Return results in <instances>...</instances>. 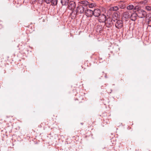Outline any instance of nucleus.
Returning a JSON list of instances; mask_svg holds the SVG:
<instances>
[{"instance_id": "412c9836", "label": "nucleus", "mask_w": 151, "mask_h": 151, "mask_svg": "<svg viewBox=\"0 0 151 151\" xmlns=\"http://www.w3.org/2000/svg\"><path fill=\"white\" fill-rule=\"evenodd\" d=\"M125 7L126 6L125 5H122L120 6V8L121 9H124V8H125Z\"/></svg>"}, {"instance_id": "f03ea898", "label": "nucleus", "mask_w": 151, "mask_h": 151, "mask_svg": "<svg viewBox=\"0 0 151 151\" xmlns=\"http://www.w3.org/2000/svg\"><path fill=\"white\" fill-rule=\"evenodd\" d=\"M137 14L138 17L140 18L145 17L147 15L146 12L143 9L138 10L137 12Z\"/></svg>"}, {"instance_id": "7ed1b4c3", "label": "nucleus", "mask_w": 151, "mask_h": 151, "mask_svg": "<svg viewBox=\"0 0 151 151\" xmlns=\"http://www.w3.org/2000/svg\"><path fill=\"white\" fill-rule=\"evenodd\" d=\"M68 8L72 11V12H73V10H74L75 8L76 4L75 2L73 1H70L68 3Z\"/></svg>"}, {"instance_id": "6e6552de", "label": "nucleus", "mask_w": 151, "mask_h": 151, "mask_svg": "<svg viewBox=\"0 0 151 151\" xmlns=\"http://www.w3.org/2000/svg\"><path fill=\"white\" fill-rule=\"evenodd\" d=\"M101 10L98 9H96L93 11V15L96 17H98L101 14Z\"/></svg>"}, {"instance_id": "ddd939ff", "label": "nucleus", "mask_w": 151, "mask_h": 151, "mask_svg": "<svg viewBox=\"0 0 151 151\" xmlns=\"http://www.w3.org/2000/svg\"><path fill=\"white\" fill-rule=\"evenodd\" d=\"M51 2L52 5L55 6L57 4L58 0H52Z\"/></svg>"}, {"instance_id": "9d476101", "label": "nucleus", "mask_w": 151, "mask_h": 151, "mask_svg": "<svg viewBox=\"0 0 151 151\" xmlns=\"http://www.w3.org/2000/svg\"><path fill=\"white\" fill-rule=\"evenodd\" d=\"M130 12H129L128 11L126 12H124L123 15V17L126 19H129L130 17Z\"/></svg>"}, {"instance_id": "423d86ee", "label": "nucleus", "mask_w": 151, "mask_h": 151, "mask_svg": "<svg viewBox=\"0 0 151 151\" xmlns=\"http://www.w3.org/2000/svg\"><path fill=\"white\" fill-rule=\"evenodd\" d=\"M116 21L115 24L116 27L119 29L121 28L123 26L122 21L121 20H116Z\"/></svg>"}, {"instance_id": "4be33fe9", "label": "nucleus", "mask_w": 151, "mask_h": 151, "mask_svg": "<svg viewBox=\"0 0 151 151\" xmlns=\"http://www.w3.org/2000/svg\"><path fill=\"white\" fill-rule=\"evenodd\" d=\"M105 78H107V77H106V75H105Z\"/></svg>"}, {"instance_id": "20e7f679", "label": "nucleus", "mask_w": 151, "mask_h": 151, "mask_svg": "<svg viewBox=\"0 0 151 151\" xmlns=\"http://www.w3.org/2000/svg\"><path fill=\"white\" fill-rule=\"evenodd\" d=\"M86 9V7H84L83 6L80 5L77 7L76 9V12H80L81 13H82L85 12V11Z\"/></svg>"}, {"instance_id": "a211bd4d", "label": "nucleus", "mask_w": 151, "mask_h": 151, "mask_svg": "<svg viewBox=\"0 0 151 151\" xmlns=\"http://www.w3.org/2000/svg\"><path fill=\"white\" fill-rule=\"evenodd\" d=\"M119 9V8L117 6H114L113 7V10L114 11H117Z\"/></svg>"}, {"instance_id": "f3484780", "label": "nucleus", "mask_w": 151, "mask_h": 151, "mask_svg": "<svg viewBox=\"0 0 151 151\" xmlns=\"http://www.w3.org/2000/svg\"><path fill=\"white\" fill-rule=\"evenodd\" d=\"M148 26L151 27V17H150L148 22Z\"/></svg>"}, {"instance_id": "2eb2a0df", "label": "nucleus", "mask_w": 151, "mask_h": 151, "mask_svg": "<svg viewBox=\"0 0 151 151\" xmlns=\"http://www.w3.org/2000/svg\"><path fill=\"white\" fill-rule=\"evenodd\" d=\"M96 5V4L95 3L90 4V3H89V5H88V6L90 8H93V7H95Z\"/></svg>"}, {"instance_id": "f8f14e48", "label": "nucleus", "mask_w": 151, "mask_h": 151, "mask_svg": "<svg viewBox=\"0 0 151 151\" xmlns=\"http://www.w3.org/2000/svg\"><path fill=\"white\" fill-rule=\"evenodd\" d=\"M71 1L70 0H61V3L63 5H66Z\"/></svg>"}, {"instance_id": "6ab92c4d", "label": "nucleus", "mask_w": 151, "mask_h": 151, "mask_svg": "<svg viewBox=\"0 0 151 151\" xmlns=\"http://www.w3.org/2000/svg\"><path fill=\"white\" fill-rule=\"evenodd\" d=\"M52 0H45V1L47 4H50Z\"/></svg>"}, {"instance_id": "f257e3e1", "label": "nucleus", "mask_w": 151, "mask_h": 151, "mask_svg": "<svg viewBox=\"0 0 151 151\" xmlns=\"http://www.w3.org/2000/svg\"><path fill=\"white\" fill-rule=\"evenodd\" d=\"M116 21L113 19L109 17L106 19V21H105V24L106 26L108 27H110L114 24Z\"/></svg>"}, {"instance_id": "1a4fd4ad", "label": "nucleus", "mask_w": 151, "mask_h": 151, "mask_svg": "<svg viewBox=\"0 0 151 151\" xmlns=\"http://www.w3.org/2000/svg\"><path fill=\"white\" fill-rule=\"evenodd\" d=\"M137 16L138 15L137 13H133L131 15L130 18L131 20L135 21L136 19Z\"/></svg>"}, {"instance_id": "9b49d317", "label": "nucleus", "mask_w": 151, "mask_h": 151, "mask_svg": "<svg viewBox=\"0 0 151 151\" xmlns=\"http://www.w3.org/2000/svg\"><path fill=\"white\" fill-rule=\"evenodd\" d=\"M89 3L86 1H83L80 2V3L82 5L81 6L86 8H88L87 6L89 5Z\"/></svg>"}, {"instance_id": "aec40b11", "label": "nucleus", "mask_w": 151, "mask_h": 151, "mask_svg": "<svg viewBox=\"0 0 151 151\" xmlns=\"http://www.w3.org/2000/svg\"><path fill=\"white\" fill-rule=\"evenodd\" d=\"M148 2V0H145L144 1H142V4H145L147 3Z\"/></svg>"}, {"instance_id": "4468645a", "label": "nucleus", "mask_w": 151, "mask_h": 151, "mask_svg": "<svg viewBox=\"0 0 151 151\" xmlns=\"http://www.w3.org/2000/svg\"><path fill=\"white\" fill-rule=\"evenodd\" d=\"M134 6L132 5L131 4L130 5L127 7V9L129 10H131L133 9L134 8Z\"/></svg>"}, {"instance_id": "5701e85b", "label": "nucleus", "mask_w": 151, "mask_h": 151, "mask_svg": "<svg viewBox=\"0 0 151 151\" xmlns=\"http://www.w3.org/2000/svg\"><path fill=\"white\" fill-rule=\"evenodd\" d=\"M36 0H34V1H36Z\"/></svg>"}, {"instance_id": "0eeeda50", "label": "nucleus", "mask_w": 151, "mask_h": 151, "mask_svg": "<svg viewBox=\"0 0 151 151\" xmlns=\"http://www.w3.org/2000/svg\"><path fill=\"white\" fill-rule=\"evenodd\" d=\"M85 13V15L88 17H91L93 15V11L88 9V8H86Z\"/></svg>"}, {"instance_id": "39448f33", "label": "nucleus", "mask_w": 151, "mask_h": 151, "mask_svg": "<svg viewBox=\"0 0 151 151\" xmlns=\"http://www.w3.org/2000/svg\"><path fill=\"white\" fill-rule=\"evenodd\" d=\"M98 17V21L100 22H104L106 20V16L104 14H101Z\"/></svg>"}, {"instance_id": "dca6fc26", "label": "nucleus", "mask_w": 151, "mask_h": 151, "mask_svg": "<svg viewBox=\"0 0 151 151\" xmlns=\"http://www.w3.org/2000/svg\"><path fill=\"white\" fill-rule=\"evenodd\" d=\"M145 9L148 11H151V6H145Z\"/></svg>"}]
</instances>
